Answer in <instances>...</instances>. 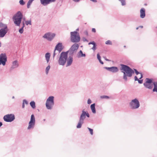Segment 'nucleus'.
<instances>
[{
    "instance_id": "1",
    "label": "nucleus",
    "mask_w": 157,
    "mask_h": 157,
    "mask_svg": "<svg viewBox=\"0 0 157 157\" xmlns=\"http://www.w3.org/2000/svg\"><path fill=\"white\" fill-rule=\"evenodd\" d=\"M121 67L120 70L123 73V78L125 80H127V77H131L132 74L134 73V71L128 66L124 64H121Z\"/></svg>"
},
{
    "instance_id": "2",
    "label": "nucleus",
    "mask_w": 157,
    "mask_h": 157,
    "mask_svg": "<svg viewBox=\"0 0 157 157\" xmlns=\"http://www.w3.org/2000/svg\"><path fill=\"white\" fill-rule=\"evenodd\" d=\"M22 18V13L20 11H18L13 16V20L16 25L19 26Z\"/></svg>"
},
{
    "instance_id": "3",
    "label": "nucleus",
    "mask_w": 157,
    "mask_h": 157,
    "mask_svg": "<svg viewBox=\"0 0 157 157\" xmlns=\"http://www.w3.org/2000/svg\"><path fill=\"white\" fill-rule=\"evenodd\" d=\"M67 58V53L65 52H62L59 60V63L60 65H64Z\"/></svg>"
},
{
    "instance_id": "4",
    "label": "nucleus",
    "mask_w": 157,
    "mask_h": 157,
    "mask_svg": "<svg viewBox=\"0 0 157 157\" xmlns=\"http://www.w3.org/2000/svg\"><path fill=\"white\" fill-rule=\"evenodd\" d=\"M71 40L72 42L77 43L80 41V37L77 32L76 31L71 32Z\"/></svg>"
},
{
    "instance_id": "5",
    "label": "nucleus",
    "mask_w": 157,
    "mask_h": 157,
    "mask_svg": "<svg viewBox=\"0 0 157 157\" xmlns=\"http://www.w3.org/2000/svg\"><path fill=\"white\" fill-rule=\"evenodd\" d=\"M54 97L53 96L49 97L47 99L46 103V107L48 109H51L54 105Z\"/></svg>"
},
{
    "instance_id": "6",
    "label": "nucleus",
    "mask_w": 157,
    "mask_h": 157,
    "mask_svg": "<svg viewBox=\"0 0 157 157\" xmlns=\"http://www.w3.org/2000/svg\"><path fill=\"white\" fill-rule=\"evenodd\" d=\"M130 104L131 107L133 109L138 108L140 106L139 102L136 98L132 100L130 103Z\"/></svg>"
},
{
    "instance_id": "7",
    "label": "nucleus",
    "mask_w": 157,
    "mask_h": 157,
    "mask_svg": "<svg viewBox=\"0 0 157 157\" xmlns=\"http://www.w3.org/2000/svg\"><path fill=\"white\" fill-rule=\"evenodd\" d=\"M4 120L6 122H10L15 119L14 116L12 114H8L5 116L3 117Z\"/></svg>"
},
{
    "instance_id": "8",
    "label": "nucleus",
    "mask_w": 157,
    "mask_h": 157,
    "mask_svg": "<svg viewBox=\"0 0 157 157\" xmlns=\"http://www.w3.org/2000/svg\"><path fill=\"white\" fill-rule=\"evenodd\" d=\"M35 120L34 115L33 114L31 115L30 121L29 123V126L28 129H30L33 128L35 124Z\"/></svg>"
},
{
    "instance_id": "9",
    "label": "nucleus",
    "mask_w": 157,
    "mask_h": 157,
    "mask_svg": "<svg viewBox=\"0 0 157 157\" xmlns=\"http://www.w3.org/2000/svg\"><path fill=\"white\" fill-rule=\"evenodd\" d=\"M7 61V57L5 54L2 53L0 55V64L4 66Z\"/></svg>"
},
{
    "instance_id": "10",
    "label": "nucleus",
    "mask_w": 157,
    "mask_h": 157,
    "mask_svg": "<svg viewBox=\"0 0 157 157\" xmlns=\"http://www.w3.org/2000/svg\"><path fill=\"white\" fill-rule=\"evenodd\" d=\"M55 34L50 33H46L43 36V37L46 39L48 40L51 41L55 36Z\"/></svg>"
},
{
    "instance_id": "11",
    "label": "nucleus",
    "mask_w": 157,
    "mask_h": 157,
    "mask_svg": "<svg viewBox=\"0 0 157 157\" xmlns=\"http://www.w3.org/2000/svg\"><path fill=\"white\" fill-rule=\"evenodd\" d=\"M8 31L7 27L6 26L4 28L0 30V37H3L7 33Z\"/></svg>"
},
{
    "instance_id": "12",
    "label": "nucleus",
    "mask_w": 157,
    "mask_h": 157,
    "mask_svg": "<svg viewBox=\"0 0 157 157\" xmlns=\"http://www.w3.org/2000/svg\"><path fill=\"white\" fill-rule=\"evenodd\" d=\"M56 0H40L41 3L44 6H46L51 2H53Z\"/></svg>"
},
{
    "instance_id": "13",
    "label": "nucleus",
    "mask_w": 157,
    "mask_h": 157,
    "mask_svg": "<svg viewBox=\"0 0 157 157\" xmlns=\"http://www.w3.org/2000/svg\"><path fill=\"white\" fill-rule=\"evenodd\" d=\"M63 49L62 44L61 43H59L56 46L55 51L57 50L60 53Z\"/></svg>"
},
{
    "instance_id": "14",
    "label": "nucleus",
    "mask_w": 157,
    "mask_h": 157,
    "mask_svg": "<svg viewBox=\"0 0 157 157\" xmlns=\"http://www.w3.org/2000/svg\"><path fill=\"white\" fill-rule=\"evenodd\" d=\"M107 70L113 72H116L118 71V68L115 67H112L107 68Z\"/></svg>"
},
{
    "instance_id": "15",
    "label": "nucleus",
    "mask_w": 157,
    "mask_h": 157,
    "mask_svg": "<svg viewBox=\"0 0 157 157\" xmlns=\"http://www.w3.org/2000/svg\"><path fill=\"white\" fill-rule=\"evenodd\" d=\"M145 16V10L144 8H142L140 10V17L141 18H144Z\"/></svg>"
},
{
    "instance_id": "16",
    "label": "nucleus",
    "mask_w": 157,
    "mask_h": 157,
    "mask_svg": "<svg viewBox=\"0 0 157 157\" xmlns=\"http://www.w3.org/2000/svg\"><path fill=\"white\" fill-rule=\"evenodd\" d=\"M18 66V64L17 61L15 60L13 61L12 63V66L10 68V70H12L13 69L17 67Z\"/></svg>"
},
{
    "instance_id": "17",
    "label": "nucleus",
    "mask_w": 157,
    "mask_h": 157,
    "mask_svg": "<svg viewBox=\"0 0 157 157\" xmlns=\"http://www.w3.org/2000/svg\"><path fill=\"white\" fill-rule=\"evenodd\" d=\"M79 45L77 44H74L71 47L70 50L71 51L77 50L78 48Z\"/></svg>"
},
{
    "instance_id": "18",
    "label": "nucleus",
    "mask_w": 157,
    "mask_h": 157,
    "mask_svg": "<svg viewBox=\"0 0 157 157\" xmlns=\"http://www.w3.org/2000/svg\"><path fill=\"white\" fill-rule=\"evenodd\" d=\"M86 112H85L84 110L82 111V113L80 116V120L83 121L84 119L86 117Z\"/></svg>"
},
{
    "instance_id": "19",
    "label": "nucleus",
    "mask_w": 157,
    "mask_h": 157,
    "mask_svg": "<svg viewBox=\"0 0 157 157\" xmlns=\"http://www.w3.org/2000/svg\"><path fill=\"white\" fill-rule=\"evenodd\" d=\"M73 58L71 57H69L67 60V66L70 65L72 62Z\"/></svg>"
},
{
    "instance_id": "20",
    "label": "nucleus",
    "mask_w": 157,
    "mask_h": 157,
    "mask_svg": "<svg viewBox=\"0 0 157 157\" xmlns=\"http://www.w3.org/2000/svg\"><path fill=\"white\" fill-rule=\"evenodd\" d=\"M90 108H91V110L92 111V112L93 113H96V110H95V104L94 103L93 104H92L90 106Z\"/></svg>"
},
{
    "instance_id": "21",
    "label": "nucleus",
    "mask_w": 157,
    "mask_h": 157,
    "mask_svg": "<svg viewBox=\"0 0 157 157\" xmlns=\"http://www.w3.org/2000/svg\"><path fill=\"white\" fill-rule=\"evenodd\" d=\"M83 123V121L79 120V121L77 126V128H81L82 124Z\"/></svg>"
},
{
    "instance_id": "22",
    "label": "nucleus",
    "mask_w": 157,
    "mask_h": 157,
    "mask_svg": "<svg viewBox=\"0 0 157 157\" xmlns=\"http://www.w3.org/2000/svg\"><path fill=\"white\" fill-rule=\"evenodd\" d=\"M88 44L89 45H90V44H93V47L92 48V49L94 51H95L96 50V46L95 43V42H94L93 41L92 42H90V43H89Z\"/></svg>"
},
{
    "instance_id": "23",
    "label": "nucleus",
    "mask_w": 157,
    "mask_h": 157,
    "mask_svg": "<svg viewBox=\"0 0 157 157\" xmlns=\"http://www.w3.org/2000/svg\"><path fill=\"white\" fill-rule=\"evenodd\" d=\"M50 56V54L48 53H47L45 54V57L47 63L48 62L49 60Z\"/></svg>"
},
{
    "instance_id": "24",
    "label": "nucleus",
    "mask_w": 157,
    "mask_h": 157,
    "mask_svg": "<svg viewBox=\"0 0 157 157\" xmlns=\"http://www.w3.org/2000/svg\"><path fill=\"white\" fill-rule=\"evenodd\" d=\"M30 104L31 106L33 109H35L36 108L35 103L34 101H31Z\"/></svg>"
},
{
    "instance_id": "25",
    "label": "nucleus",
    "mask_w": 157,
    "mask_h": 157,
    "mask_svg": "<svg viewBox=\"0 0 157 157\" xmlns=\"http://www.w3.org/2000/svg\"><path fill=\"white\" fill-rule=\"evenodd\" d=\"M23 26L22 27L19 29V32L21 33H22L23 32V28L25 27V23L24 21L22 22Z\"/></svg>"
},
{
    "instance_id": "26",
    "label": "nucleus",
    "mask_w": 157,
    "mask_h": 157,
    "mask_svg": "<svg viewBox=\"0 0 157 157\" xmlns=\"http://www.w3.org/2000/svg\"><path fill=\"white\" fill-rule=\"evenodd\" d=\"M97 57L98 59L99 60L100 62L102 64H103V62L101 61V56H100L99 53H98L97 54Z\"/></svg>"
},
{
    "instance_id": "27",
    "label": "nucleus",
    "mask_w": 157,
    "mask_h": 157,
    "mask_svg": "<svg viewBox=\"0 0 157 157\" xmlns=\"http://www.w3.org/2000/svg\"><path fill=\"white\" fill-rule=\"evenodd\" d=\"M134 70L137 75H140V77H139V79H141L143 77L142 74L141 73H140L136 69H134Z\"/></svg>"
},
{
    "instance_id": "28",
    "label": "nucleus",
    "mask_w": 157,
    "mask_h": 157,
    "mask_svg": "<svg viewBox=\"0 0 157 157\" xmlns=\"http://www.w3.org/2000/svg\"><path fill=\"white\" fill-rule=\"evenodd\" d=\"M33 0H29L28 1V2L27 3V8H29L30 5L32 3V2Z\"/></svg>"
},
{
    "instance_id": "29",
    "label": "nucleus",
    "mask_w": 157,
    "mask_h": 157,
    "mask_svg": "<svg viewBox=\"0 0 157 157\" xmlns=\"http://www.w3.org/2000/svg\"><path fill=\"white\" fill-rule=\"evenodd\" d=\"M25 23L26 25H31V20H29V21H25Z\"/></svg>"
},
{
    "instance_id": "30",
    "label": "nucleus",
    "mask_w": 157,
    "mask_h": 157,
    "mask_svg": "<svg viewBox=\"0 0 157 157\" xmlns=\"http://www.w3.org/2000/svg\"><path fill=\"white\" fill-rule=\"evenodd\" d=\"M50 66H48L47 67L46 69V72L47 74H48V71L50 69Z\"/></svg>"
},
{
    "instance_id": "31",
    "label": "nucleus",
    "mask_w": 157,
    "mask_h": 157,
    "mask_svg": "<svg viewBox=\"0 0 157 157\" xmlns=\"http://www.w3.org/2000/svg\"><path fill=\"white\" fill-rule=\"evenodd\" d=\"M105 44H106L112 45V43L111 41L109 40H108L105 42Z\"/></svg>"
},
{
    "instance_id": "32",
    "label": "nucleus",
    "mask_w": 157,
    "mask_h": 157,
    "mask_svg": "<svg viewBox=\"0 0 157 157\" xmlns=\"http://www.w3.org/2000/svg\"><path fill=\"white\" fill-rule=\"evenodd\" d=\"M119 1L121 2L123 6L125 4V0H119Z\"/></svg>"
},
{
    "instance_id": "33",
    "label": "nucleus",
    "mask_w": 157,
    "mask_h": 157,
    "mask_svg": "<svg viewBox=\"0 0 157 157\" xmlns=\"http://www.w3.org/2000/svg\"><path fill=\"white\" fill-rule=\"evenodd\" d=\"M87 128L89 129V130L90 132V133L91 134V135H93V129H91L90 128Z\"/></svg>"
},
{
    "instance_id": "34",
    "label": "nucleus",
    "mask_w": 157,
    "mask_h": 157,
    "mask_svg": "<svg viewBox=\"0 0 157 157\" xmlns=\"http://www.w3.org/2000/svg\"><path fill=\"white\" fill-rule=\"evenodd\" d=\"M100 98H102H102L108 99V98H109V97H108L107 96H105V95L101 96L100 97Z\"/></svg>"
},
{
    "instance_id": "35",
    "label": "nucleus",
    "mask_w": 157,
    "mask_h": 157,
    "mask_svg": "<svg viewBox=\"0 0 157 157\" xmlns=\"http://www.w3.org/2000/svg\"><path fill=\"white\" fill-rule=\"evenodd\" d=\"M19 3L21 5H24L25 4V2L23 1V0H20Z\"/></svg>"
},
{
    "instance_id": "36",
    "label": "nucleus",
    "mask_w": 157,
    "mask_h": 157,
    "mask_svg": "<svg viewBox=\"0 0 157 157\" xmlns=\"http://www.w3.org/2000/svg\"><path fill=\"white\" fill-rule=\"evenodd\" d=\"M79 53H80V54H81V56L82 57V56H85V54H83L82 53V51H80Z\"/></svg>"
},
{
    "instance_id": "37",
    "label": "nucleus",
    "mask_w": 157,
    "mask_h": 157,
    "mask_svg": "<svg viewBox=\"0 0 157 157\" xmlns=\"http://www.w3.org/2000/svg\"><path fill=\"white\" fill-rule=\"evenodd\" d=\"M23 103L24 104H25L27 105V104H28V102L26 100H24L23 101Z\"/></svg>"
},
{
    "instance_id": "38",
    "label": "nucleus",
    "mask_w": 157,
    "mask_h": 157,
    "mask_svg": "<svg viewBox=\"0 0 157 157\" xmlns=\"http://www.w3.org/2000/svg\"><path fill=\"white\" fill-rule=\"evenodd\" d=\"M91 101L90 99H88L87 101V103L88 104H90L91 103Z\"/></svg>"
},
{
    "instance_id": "39",
    "label": "nucleus",
    "mask_w": 157,
    "mask_h": 157,
    "mask_svg": "<svg viewBox=\"0 0 157 157\" xmlns=\"http://www.w3.org/2000/svg\"><path fill=\"white\" fill-rule=\"evenodd\" d=\"M3 25H4V24L3 23H0V27H4H4L5 26H4Z\"/></svg>"
},
{
    "instance_id": "40",
    "label": "nucleus",
    "mask_w": 157,
    "mask_h": 157,
    "mask_svg": "<svg viewBox=\"0 0 157 157\" xmlns=\"http://www.w3.org/2000/svg\"><path fill=\"white\" fill-rule=\"evenodd\" d=\"M138 82L139 83H142V82H143V80H139H139H138Z\"/></svg>"
},
{
    "instance_id": "41",
    "label": "nucleus",
    "mask_w": 157,
    "mask_h": 157,
    "mask_svg": "<svg viewBox=\"0 0 157 157\" xmlns=\"http://www.w3.org/2000/svg\"><path fill=\"white\" fill-rule=\"evenodd\" d=\"M135 81H138L139 80V79H138L137 77L136 76H135Z\"/></svg>"
},
{
    "instance_id": "42",
    "label": "nucleus",
    "mask_w": 157,
    "mask_h": 157,
    "mask_svg": "<svg viewBox=\"0 0 157 157\" xmlns=\"http://www.w3.org/2000/svg\"><path fill=\"white\" fill-rule=\"evenodd\" d=\"M92 31L94 33H95L96 32V29L94 28H93L92 29Z\"/></svg>"
},
{
    "instance_id": "43",
    "label": "nucleus",
    "mask_w": 157,
    "mask_h": 157,
    "mask_svg": "<svg viewBox=\"0 0 157 157\" xmlns=\"http://www.w3.org/2000/svg\"><path fill=\"white\" fill-rule=\"evenodd\" d=\"M86 115L87 116V117H90V115H89V113H86Z\"/></svg>"
},
{
    "instance_id": "44",
    "label": "nucleus",
    "mask_w": 157,
    "mask_h": 157,
    "mask_svg": "<svg viewBox=\"0 0 157 157\" xmlns=\"http://www.w3.org/2000/svg\"><path fill=\"white\" fill-rule=\"evenodd\" d=\"M75 2H78L80 1V0H73Z\"/></svg>"
},
{
    "instance_id": "45",
    "label": "nucleus",
    "mask_w": 157,
    "mask_h": 157,
    "mask_svg": "<svg viewBox=\"0 0 157 157\" xmlns=\"http://www.w3.org/2000/svg\"><path fill=\"white\" fill-rule=\"evenodd\" d=\"M55 50H54V54H53V57H54L55 56L56 54H55Z\"/></svg>"
},
{
    "instance_id": "46",
    "label": "nucleus",
    "mask_w": 157,
    "mask_h": 157,
    "mask_svg": "<svg viewBox=\"0 0 157 157\" xmlns=\"http://www.w3.org/2000/svg\"><path fill=\"white\" fill-rule=\"evenodd\" d=\"M25 107V104L23 103L22 108H24Z\"/></svg>"
},
{
    "instance_id": "47",
    "label": "nucleus",
    "mask_w": 157,
    "mask_h": 157,
    "mask_svg": "<svg viewBox=\"0 0 157 157\" xmlns=\"http://www.w3.org/2000/svg\"><path fill=\"white\" fill-rule=\"evenodd\" d=\"M2 125V122H0V127Z\"/></svg>"
},
{
    "instance_id": "48",
    "label": "nucleus",
    "mask_w": 157,
    "mask_h": 157,
    "mask_svg": "<svg viewBox=\"0 0 157 157\" xmlns=\"http://www.w3.org/2000/svg\"><path fill=\"white\" fill-rule=\"evenodd\" d=\"M105 60H106V61H109V59H107L106 58H105Z\"/></svg>"
},
{
    "instance_id": "49",
    "label": "nucleus",
    "mask_w": 157,
    "mask_h": 157,
    "mask_svg": "<svg viewBox=\"0 0 157 157\" xmlns=\"http://www.w3.org/2000/svg\"><path fill=\"white\" fill-rule=\"evenodd\" d=\"M139 27H140L141 28H142L143 27V26H141Z\"/></svg>"
},
{
    "instance_id": "50",
    "label": "nucleus",
    "mask_w": 157,
    "mask_h": 157,
    "mask_svg": "<svg viewBox=\"0 0 157 157\" xmlns=\"http://www.w3.org/2000/svg\"><path fill=\"white\" fill-rule=\"evenodd\" d=\"M1 42H0V47H1Z\"/></svg>"
},
{
    "instance_id": "51",
    "label": "nucleus",
    "mask_w": 157,
    "mask_h": 157,
    "mask_svg": "<svg viewBox=\"0 0 157 157\" xmlns=\"http://www.w3.org/2000/svg\"><path fill=\"white\" fill-rule=\"evenodd\" d=\"M139 27H138L136 28V29H139Z\"/></svg>"
},
{
    "instance_id": "52",
    "label": "nucleus",
    "mask_w": 157,
    "mask_h": 157,
    "mask_svg": "<svg viewBox=\"0 0 157 157\" xmlns=\"http://www.w3.org/2000/svg\"><path fill=\"white\" fill-rule=\"evenodd\" d=\"M140 75V76H138V78H139V77H140V75Z\"/></svg>"
},
{
    "instance_id": "53",
    "label": "nucleus",
    "mask_w": 157,
    "mask_h": 157,
    "mask_svg": "<svg viewBox=\"0 0 157 157\" xmlns=\"http://www.w3.org/2000/svg\"><path fill=\"white\" fill-rule=\"evenodd\" d=\"M23 19H24V20H25V18H24Z\"/></svg>"
}]
</instances>
